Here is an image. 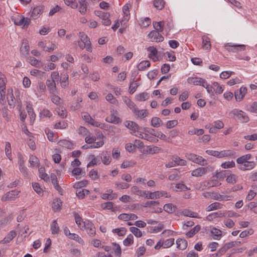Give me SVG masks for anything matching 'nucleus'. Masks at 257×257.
<instances>
[{"label": "nucleus", "instance_id": "5", "mask_svg": "<svg viewBox=\"0 0 257 257\" xmlns=\"http://www.w3.org/2000/svg\"><path fill=\"white\" fill-rule=\"evenodd\" d=\"M83 228H84L87 234L90 236H93L96 233L95 227L91 222L89 221H87L85 223H82Z\"/></svg>", "mask_w": 257, "mask_h": 257}, {"label": "nucleus", "instance_id": "61", "mask_svg": "<svg viewBox=\"0 0 257 257\" xmlns=\"http://www.w3.org/2000/svg\"><path fill=\"white\" fill-rule=\"evenodd\" d=\"M32 186L35 191L39 195L42 194V189L41 188L40 185L38 183H34L32 184Z\"/></svg>", "mask_w": 257, "mask_h": 257}, {"label": "nucleus", "instance_id": "10", "mask_svg": "<svg viewBox=\"0 0 257 257\" xmlns=\"http://www.w3.org/2000/svg\"><path fill=\"white\" fill-rule=\"evenodd\" d=\"M247 92V88L245 87L241 86L239 89L234 92V96L236 101H241Z\"/></svg>", "mask_w": 257, "mask_h": 257}, {"label": "nucleus", "instance_id": "2", "mask_svg": "<svg viewBox=\"0 0 257 257\" xmlns=\"http://www.w3.org/2000/svg\"><path fill=\"white\" fill-rule=\"evenodd\" d=\"M214 168L211 166H208L206 167H199L192 172V175L195 177H201L203 175L212 172L214 170Z\"/></svg>", "mask_w": 257, "mask_h": 257}, {"label": "nucleus", "instance_id": "18", "mask_svg": "<svg viewBox=\"0 0 257 257\" xmlns=\"http://www.w3.org/2000/svg\"><path fill=\"white\" fill-rule=\"evenodd\" d=\"M16 235V233L15 231H11L0 242L2 243H7L11 241Z\"/></svg>", "mask_w": 257, "mask_h": 257}, {"label": "nucleus", "instance_id": "37", "mask_svg": "<svg viewBox=\"0 0 257 257\" xmlns=\"http://www.w3.org/2000/svg\"><path fill=\"white\" fill-rule=\"evenodd\" d=\"M110 15L108 13L103 14L100 18L102 20V24L105 26H109L111 24V21L109 19Z\"/></svg>", "mask_w": 257, "mask_h": 257}, {"label": "nucleus", "instance_id": "20", "mask_svg": "<svg viewBox=\"0 0 257 257\" xmlns=\"http://www.w3.org/2000/svg\"><path fill=\"white\" fill-rule=\"evenodd\" d=\"M162 151V149L161 148H160L157 146H148L147 150L146 152L149 154H154L159 153L160 152Z\"/></svg>", "mask_w": 257, "mask_h": 257}, {"label": "nucleus", "instance_id": "28", "mask_svg": "<svg viewBox=\"0 0 257 257\" xmlns=\"http://www.w3.org/2000/svg\"><path fill=\"white\" fill-rule=\"evenodd\" d=\"M75 220L76 223L78 225L81 229H83V224L85 223L87 221H83L80 216L76 212L74 213Z\"/></svg>", "mask_w": 257, "mask_h": 257}, {"label": "nucleus", "instance_id": "49", "mask_svg": "<svg viewBox=\"0 0 257 257\" xmlns=\"http://www.w3.org/2000/svg\"><path fill=\"white\" fill-rule=\"evenodd\" d=\"M62 204V202L61 201L60 199L58 198L55 199L53 201L52 208L55 210H58L60 209Z\"/></svg>", "mask_w": 257, "mask_h": 257}, {"label": "nucleus", "instance_id": "26", "mask_svg": "<svg viewBox=\"0 0 257 257\" xmlns=\"http://www.w3.org/2000/svg\"><path fill=\"white\" fill-rule=\"evenodd\" d=\"M177 247L181 250L186 249L187 246V242L183 239H177L176 240Z\"/></svg>", "mask_w": 257, "mask_h": 257}, {"label": "nucleus", "instance_id": "59", "mask_svg": "<svg viewBox=\"0 0 257 257\" xmlns=\"http://www.w3.org/2000/svg\"><path fill=\"white\" fill-rule=\"evenodd\" d=\"M111 160L110 157L107 153H103L102 161L104 165H107L109 164L111 162Z\"/></svg>", "mask_w": 257, "mask_h": 257}, {"label": "nucleus", "instance_id": "62", "mask_svg": "<svg viewBox=\"0 0 257 257\" xmlns=\"http://www.w3.org/2000/svg\"><path fill=\"white\" fill-rule=\"evenodd\" d=\"M105 98L107 101H109L110 103L112 104H116L117 102V99L114 97L113 95L111 93L108 94L106 97Z\"/></svg>", "mask_w": 257, "mask_h": 257}, {"label": "nucleus", "instance_id": "21", "mask_svg": "<svg viewBox=\"0 0 257 257\" xmlns=\"http://www.w3.org/2000/svg\"><path fill=\"white\" fill-rule=\"evenodd\" d=\"M150 66L151 63L149 61H142L137 65V68L139 71H144Z\"/></svg>", "mask_w": 257, "mask_h": 257}, {"label": "nucleus", "instance_id": "31", "mask_svg": "<svg viewBox=\"0 0 257 257\" xmlns=\"http://www.w3.org/2000/svg\"><path fill=\"white\" fill-rule=\"evenodd\" d=\"M27 61L33 66L40 67L42 66L41 62L34 57H30L28 58Z\"/></svg>", "mask_w": 257, "mask_h": 257}, {"label": "nucleus", "instance_id": "16", "mask_svg": "<svg viewBox=\"0 0 257 257\" xmlns=\"http://www.w3.org/2000/svg\"><path fill=\"white\" fill-rule=\"evenodd\" d=\"M91 161L87 164V167H90L100 164V160L99 157H95L94 155H91L89 157Z\"/></svg>", "mask_w": 257, "mask_h": 257}, {"label": "nucleus", "instance_id": "47", "mask_svg": "<svg viewBox=\"0 0 257 257\" xmlns=\"http://www.w3.org/2000/svg\"><path fill=\"white\" fill-rule=\"evenodd\" d=\"M68 237L71 239H73L77 241L80 244H83L84 243L83 240L77 234L71 233Z\"/></svg>", "mask_w": 257, "mask_h": 257}, {"label": "nucleus", "instance_id": "64", "mask_svg": "<svg viewBox=\"0 0 257 257\" xmlns=\"http://www.w3.org/2000/svg\"><path fill=\"white\" fill-rule=\"evenodd\" d=\"M39 159L35 156H31L29 159V163L31 166L34 167L39 163Z\"/></svg>", "mask_w": 257, "mask_h": 257}, {"label": "nucleus", "instance_id": "23", "mask_svg": "<svg viewBox=\"0 0 257 257\" xmlns=\"http://www.w3.org/2000/svg\"><path fill=\"white\" fill-rule=\"evenodd\" d=\"M230 171L229 170H223L218 172L217 170L215 172V177L219 179L223 180L224 178L226 177L227 175L229 174Z\"/></svg>", "mask_w": 257, "mask_h": 257}, {"label": "nucleus", "instance_id": "38", "mask_svg": "<svg viewBox=\"0 0 257 257\" xmlns=\"http://www.w3.org/2000/svg\"><path fill=\"white\" fill-rule=\"evenodd\" d=\"M182 214L185 216L198 218V214L189 209H185L182 211Z\"/></svg>", "mask_w": 257, "mask_h": 257}, {"label": "nucleus", "instance_id": "54", "mask_svg": "<svg viewBox=\"0 0 257 257\" xmlns=\"http://www.w3.org/2000/svg\"><path fill=\"white\" fill-rule=\"evenodd\" d=\"M134 242V237L132 234H130L123 241V244L125 246H129Z\"/></svg>", "mask_w": 257, "mask_h": 257}, {"label": "nucleus", "instance_id": "56", "mask_svg": "<svg viewBox=\"0 0 257 257\" xmlns=\"http://www.w3.org/2000/svg\"><path fill=\"white\" fill-rule=\"evenodd\" d=\"M235 162L233 161L225 162L221 164V166L224 169L231 168L235 167Z\"/></svg>", "mask_w": 257, "mask_h": 257}, {"label": "nucleus", "instance_id": "13", "mask_svg": "<svg viewBox=\"0 0 257 257\" xmlns=\"http://www.w3.org/2000/svg\"><path fill=\"white\" fill-rule=\"evenodd\" d=\"M46 84L50 93L52 94L56 93V83L54 80L47 79Z\"/></svg>", "mask_w": 257, "mask_h": 257}, {"label": "nucleus", "instance_id": "60", "mask_svg": "<svg viewBox=\"0 0 257 257\" xmlns=\"http://www.w3.org/2000/svg\"><path fill=\"white\" fill-rule=\"evenodd\" d=\"M130 5L126 4L124 5L122 8L123 12L125 15L124 16V18L126 20H127L128 19V16L130 15L129 9L130 8Z\"/></svg>", "mask_w": 257, "mask_h": 257}, {"label": "nucleus", "instance_id": "48", "mask_svg": "<svg viewBox=\"0 0 257 257\" xmlns=\"http://www.w3.org/2000/svg\"><path fill=\"white\" fill-rule=\"evenodd\" d=\"M149 98V95L148 93L144 92L141 93H139L137 96V98L138 100L140 101H143L148 99Z\"/></svg>", "mask_w": 257, "mask_h": 257}, {"label": "nucleus", "instance_id": "44", "mask_svg": "<svg viewBox=\"0 0 257 257\" xmlns=\"http://www.w3.org/2000/svg\"><path fill=\"white\" fill-rule=\"evenodd\" d=\"M112 232L116 233L119 236H124L126 232V229L124 227H120L118 228L113 229L112 230Z\"/></svg>", "mask_w": 257, "mask_h": 257}, {"label": "nucleus", "instance_id": "39", "mask_svg": "<svg viewBox=\"0 0 257 257\" xmlns=\"http://www.w3.org/2000/svg\"><path fill=\"white\" fill-rule=\"evenodd\" d=\"M135 78L130 82V93L133 94L137 90V88L139 86V84L137 82H134Z\"/></svg>", "mask_w": 257, "mask_h": 257}, {"label": "nucleus", "instance_id": "12", "mask_svg": "<svg viewBox=\"0 0 257 257\" xmlns=\"http://www.w3.org/2000/svg\"><path fill=\"white\" fill-rule=\"evenodd\" d=\"M124 125L126 127L132 131L131 133L133 134L136 133L137 131L140 129V126L138 125V124L135 122L132 121H126L124 122Z\"/></svg>", "mask_w": 257, "mask_h": 257}, {"label": "nucleus", "instance_id": "14", "mask_svg": "<svg viewBox=\"0 0 257 257\" xmlns=\"http://www.w3.org/2000/svg\"><path fill=\"white\" fill-rule=\"evenodd\" d=\"M44 10V6L42 5L34 8L32 11L31 17H32L34 19H36L43 13Z\"/></svg>", "mask_w": 257, "mask_h": 257}, {"label": "nucleus", "instance_id": "36", "mask_svg": "<svg viewBox=\"0 0 257 257\" xmlns=\"http://www.w3.org/2000/svg\"><path fill=\"white\" fill-rule=\"evenodd\" d=\"M237 179V176L234 174L230 173V171L229 174L227 175L226 181L227 183L234 184L236 182Z\"/></svg>", "mask_w": 257, "mask_h": 257}, {"label": "nucleus", "instance_id": "9", "mask_svg": "<svg viewBox=\"0 0 257 257\" xmlns=\"http://www.w3.org/2000/svg\"><path fill=\"white\" fill-rule=\"evenodd\" d=\"M238 164V168L242 171L249 170L253 169L255 164L253 161H248Z\"/></svg>", "mask_w": 257, "mask_h": 257}, {"label": "nucleus", "instance_id": "41", "mask_svg": "<svg viewBox=\"0 0 257 257\" xmlns=\"http://www.w3.org/2000/svg\"><path fill=\"white\" fill-rule=\"evenodd\" d=\"M113 245L114 246L113 248L114 254L116 257H120L121 254V249L120 245L115 243H112Z\"/></svg>", "mask_w": 257, "mask_h": 257}, {"label": "nucleus", "instance_id": "46", "mask_svg": "<svg viewBox=\"0 0 257 257\" xmlns=\"http://www.w3.org/2000/svg\"><path fill=\"white\" fill-rule=\"evenodd\" d=\"M202 39L203 47L206 49H210L211 47V44L209 38L206 36H203Z\"/></svg>", "mask_w": 257, "mask_h": 257}, {"label": "nucleus", "instance_id": "7", "mask_svg": "<svg viewBox=\"0 0 257 257\" xmlns=\"http://www.w3.org/2000/svg\"><path fill=\"white\" fill-rule=\"evenodd\" d=\"M148 36L152 42H160L164 40V37L158 31H152Z\"/></svg>", "mask_w": 257, "mask_h": 257}, {"label": "nucleus", "instance_id": "24", "mask_svg": "<svg viewBox=\"0 0 257 257\" xmlns=\"http://www.w3.org/2000/svg\"><path fill=\"white\" fill-rule=\"evenodd\" d=\"M58 144L60 146L65 147L69 149H71L73 148V144L72 142L66 140H60L58 142Z\"/></svg>", "mask_w": 257, "mask_h": 257}, {"label": "nucleus", "instance_id": "4", "mask_svg": "<svg viewBox=\"0 0 257 257\" xmlns=\"http://www.w3.org/2000/svg\"><path fill=\"white\" fill-rule=\"evenodd\" d=\"M224 47L229 52L237 53L244 51L245 46L244 45H237L232 43H228L225 45Z\"/></svg>", "mask_w": 257, "mask_h": 257}, {"label": "nucleus", "instance_id": "15", "mask_svg": "<svg viewBox=\"0 0 257 257\" xmlns=\"http://www.w3.org/2000/svg\"><path fill=\"white\" fill-rule=\"evenodd\" d=\"M105 120L108 122L114 124H118L121 122L120 118L115 115L114 113H111L110 115L106 117Z\"/></svg>", "mask_w": 257, "mask_h": 257}, {"label": "nucleus", "instance_id": "30", "mask_svg": "<svg viewBox=\"0 0 257 257\" xmlns=\"http://www.w3.org/2000/svg\"><path fill=\"white\" fill-rule=\"evenodd\" d=\"M176 206L172 203L166 204L164 206V210L169 213H172L176 210Z\"/></svg>", "mask_w": 257, "mask_h": 257}, {"label": "nucleus", "instance_id": "45", "mask_svg": "<svg viewBox=\"0 0 257 257\" xmlns=\"http://www.w3.org/2000/svg\"><path fill=\"white\" fill-rule=\"evenodd\" d=\"M237 118L241 122H246L249 120V118L246 114L245 112L240 110V112L239 113V115Z\"/></svg>", "mask_w": 257, "mask_h": 257}, {"label": "nucleus", "instance_id": "43", "mask_svg": "<svg viewBox=\"0 0 257 257\" xmlns=\"http://www.w3.org/2000/svg\"><path fill=\"white\" fill-rule=\"evenodd\" d=\"M165 2L164 0H155L154 1V6L158 10H162L165 6Z\"/></svg>", "mask_w": 257, "mask_h": 257}, {"label": "nucleus", "instance_id": "51", "mask_svg": "<svg viewBox=\"0 0 257 257\" xmlns=\"http://www.w3.org/2000/svg\"><path fill=\"white\" fill-rule=\"evenodd\" d=\"M124 101L127 106L133 111L134 109L137 107L136 104L133 102L130 99L127 97H125Z\"/></svg>", "mask_w": 257, "mask_h": 257}, {"label": "nucleus", "instance_id": "22", "mask_svg": "<svg viewBox=\"0 0 257 257\" xmlns=\"http://www.w3.org/2000/svg\"><path fill=\"white\" fill-rule=\"evenodd\" d=\"M68 75L67 74H61L60 79L61 85L63 88L66 87L68 85Z\"/></svg>", "mask_w": 257, "mask_h": 257}, {"label": "nucleus", "instance_id": "50", "mask_svg": "<svg viewBox=\"0 0 257 257\" xmlns=\"http://www.w3.org/2000/svg\"><path fill=\"white\" fill-rule=\"evenodd\" d=\"M251 158L250 154H246L239 157L236 160L237 163H241L242 162H248Z\"/></svg>", "mask_w": 257, "mask_h": 257}, {"label": "nucleus", "instance_id": "57", "mask_svg": "<svg viewBox=\"0 0 257 257\" xmlns=\"http://www.w3.org/2000/svg\"><path fill=\"white\" fill-rule=\"evenodd\" d=\"M96 140V138L95 137L91 136L90 134L89 133L85 138V141L87 144H93L96 143L95 141Z\"/></svg>", "mask_w": 257, "mask_h": 257}, {"label": "nucleus", "instance_id": "25", "mask_svg": "<svg viewBox=\"0 0 257 257\" xmlns=\"http://www.w3.org/2000/svg\"><path fill=\"white\" fill-rule=\"evenodd\" d=\"M172 160L175 163V165L185 166L186 165V161L185 160L181 159L178 156H174L172 158Z\"/></svg>", "mask_w": 257, "mask_h": 257}, {"label": "nucleus", "instance_id": "55", "mask_svg": "<svg viewBox=\"0 0 257 257\" xmlns=\"http://www.w3.org/2000/svg\"><path fill=\"white\" fill-rule=\"evenodd\" d=\"M130 230L137 237H140L142 236L141 231L137 227H131L130 228Z\"/></svg>", "mask_w": 257, "mask_h": 257}, {"label": "nucleus", "instance_id": "35", "mask_svg": "<svg viewBox=\"0 0 257 257\" xmlns=\"http://www.w3.org/2000/svg\"><path fill=\"white\" fill-rule=\"evenodd\" d=\"M200 228H201L200 226L199 225H197L195 226L194 228L191 229L188 232H187L186 235L189 238L192 237L194 235H195L196 233H197L200 230Z\"/></svg>", "mask_w": 257, "mask_h": 257}, {"label": "nucleus", "instance_id": "17", "mask_svg": "<svg viewBox=\"0 0 257 257\" xmlns=\"http://www.w3.org/2000/svg\"><path fill=\"white\" fill-rule=\"evenodd\" d=\"M133 112L136 116L141 118L146 117L148 114V112L146 109L140 110L137 107H136Z\"/></svg>", "mask_w": 257, "mask_h": 257}, {"label": "nucleus", "instance_id": "19", "mask_svg": "<svg viewBox=\"0 0 257 257\" xmlns=\"http://www.w3.org/2000/svg\"><path fill=\"white\" fill-rule=\"evenodd\" d=\"M148 51L150 52L149 57L153 60V61H156L157 60L156 55L158 53V51L156 48L154 47H149L147 49Z\"/></svg>", "mask_w": 257, "mask_h": 257}, {"label": "nucleus", "instance_id": "34", "mask_svg": "<svg viewBox=\"0 0 257 257\" xmlns=\"http://www.w3.org/2000/svg\"><path fill=\"white\" fill-rule=\"evenodd\" d=\"M211 233L213 236V237L214 239H219L222 235V231L216 228H213L211 231Z\"/></svg>", "mask_w": 257, "mask_h": 257}, {"label": "nucleus", "instance_id": "6", "mask_svg": "<svg viewBox=\"0 0 257 257\" xmlns=\"http://www.w3.org/2000/svg\"><path fill=\"white\" fill-rule=\"evenodd\" d=\"M96 135L97 137V139H98L99 140H101L96 142V143L90 145L89 146L85 147V146H83V148H85V149H92V148H100L101 146H102L104 144V142H103V140H102L103 138V134L99 131L97 133Z\"/></svg>", "mask_w": 257, "mask_h": 257}, {"label": "nucleus", "instance_id": "53", "mask_svg": "<svg viewBox=\"0 0 257 257\" xmlns=\"http://www.w3.org/2000/svg\"><path fill=\"white\" fill-rule=\"evenodd\" d=\"M221 204L218 202H214L209 205L207 207V211H211L214 210H216L220 208Z\"/></svg>", "mask_w": 257, "mask_h": 257}, {"label": "nucleus", "instance_id": "58", "mask_svg": "<svg viewBox=\"0 0 257 257\" xmlns=\"http://www.w3.org/2000/svg\"><path fill=\"white\" fill-rule=\"evenodd\" d=\"M5 153L6 155L8 157V158L11 160V158L12 157V154H11V144L9 142H7L6 144V147H5Z\"/></svg>", "mask_w": 257, "mask_h": 257}, {"label": "nucleus", "instance_id": "11", "mask_svg": "<svg viewBox=\"0 0 257 257\" xmlns=\"http://www.w3.org/2000/svg\"><path fill=\"white\" fill-rule=\"evenodd\" d=\"M205 80L197 77H189L187 79V82L188 83L193 84L195 85H201L204 86V84L205 83Z\"/></svg>", "mask_w": 257, "mask_h": 257}, {"label": "nucleus", "instance_id": "3", "mask_svg": "<svg viewBox=\"0 0 257 257\" xmlns=\"http://www.w3.org/2000/svg\"><path fill=\"white\" fill-rule=\"evenodd\" d=\"M144 196L147 199H154L159 198L163 196H165L166 198H168L170 195H168L167 192L166 191H155L154 192H149L146 191V194H145Z\"/></svg>", "mask_w": 257, "mask_h": 257}, {"label": "nucleus", "instance_id": "52", "mask_svg": "<svg viewBox=\"0 0 257 257\" xmlns=\"http://www.w3.org/2000/svg\"><path fill=\"white\" fill-rule=\"evenodd\" d=\"M89 191L85 189H77L76 190V195L80 199H83L84 198L85 194H88Z\"/></svg>", "mask_w": 257, "mask_h": 257}, {"label": "nucleus", "instance_id": "29", "mask_svg": "<svg viewBox=\"0 0 257 257\" xmlns=\"http://www.w3.org/2000/svg\"><path fill=\"white\" fill-rule=\"evenodd\" d=\"M131 191L133 194L140 196H144L145 194H146V191H142L140 190L139 187L136 186L131 187Z\"/></svg>", "mask_w": 257, "mask_h": 257}, {"label": "nucleus", "instance_id": "8", "mask_svg": "<svg viewBox=\"0 0 257 257\" xmlns=\"http://www.w3.org/2000/svg\"><path fill=\"white\" fill-rule=\"evenodd\" d=\"M19 193V192L17 190H12L7 193L6 194L3 196L1 200L4 202L10 200H14L18 197Z\"/></svg>", "mask_w": 257, "mask_h": 257}, {"label": "nucleus", "instance_id": "42", "mask_svg": "<svg viewBox=\"0 0 257 257\" xmlns=\"http://www.w3.org/2000/svg\"><path fill=\"white\" fill-rule=\"evenodd\" d=\"M153 26L154 29L156 30V31L158 32H162L163 31V26L164 22H153Z\"/></svg>", "mask_w": 257, "mask_h": 257}, {"label": "nucleus", "instance_id": "40", "mask_svg": "<svg viewBox=\"0 0 257 257\" xmlns=\"http://www.w3.org/2000/svg\"><path fill=\"white\" fill-rule=\"evenodd\" d=\"M235 154V153L231 150H224L219 152V158L231 156Z\"/></svg>", "mask_w": 257, "mask_h": 257}, {"label": "nucleus", "instance_id": "1", "mask_svg": "<svg viewBox=\"0 0 257 257\" xmlns=\"http://www.w3.org/2000/svg\"><path fill=\"white\" fill-rule=\"evenodd\" d=\"M79 37L80 40L78 42L79 47L82 49L85 48L87 51L91 52L92 51L91 44L88 36L83 32H80Z\"/></svg>", "mask_w": 257, "mask_h": 257}, {"label": "nucleus", "instance_id": "27", "mask_svg": "<svg viewBox=\"0 0 257 257\" xmlns=\"http://www.w3.org/2000/svg\"><path fill=\"white\" fill-rule=\"evenodd\" d=\"M39 177L45 181H49V177L48 174L45 173V168L41 167L39 169Z\"/></svg>", "mask_w": 257, "mask_h": 257}, {"label": "nucleus", "instance_id": "32", "mask_svg": "<svg viewBox=\"0 0 257 257\" xmlns=\"http://www.w3.org/2000/svg\"><path fill=\"white\" fill-rule=\"evenodd\" d=\"M163 123L162 120L158 117H153L151 120V125L155 127L160 126Z\"/></svg>", "mask_w": 257, "mask_h": 257}, {"label": "nucleus", "instance_id": "33", "mask_svg": "<svg viewBox=\"0 0 257 257\" xmlns=\"http://www.w3.org/2000/svg\"><path fill=\"white\" fill-rule=\"evenodd\" d=\"M51 230L53 234H58L59 232V227L56 220H53L51 224Z\"/></svg>", "mask_w": 257, "mask_h": 257}, {"label": "nucleus", "instance_id": "63", "mask_svg": "<svg viewBox=\"0 0 257 257\" xmlns=\"http://www.w3.org/2000/svg\"><path fill=\"white\" fill-rule=\"evenodd\" d=\"M174 243V238H169L163 242V246L164 248L171 247Z\"/></svg>", "mask_w": 257, "mask_h": 257}]
</instances>
